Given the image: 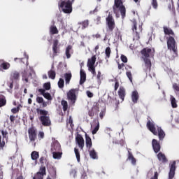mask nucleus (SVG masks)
Masks as SVG:
<instances>
[{
  "instance_id": "obj_3",
  "label": "nucleus",
  "mask_w": 179,
  "mask_h": 179,
  "mask_svg": "<svg viewBox=\"0 0 179 179\" xmlns=\"http://www.w3.org/2000/svg\"><path fill=\"white\" fill-rule=\"evenodd\" d=\"M141 54L147 69H150V67L152 66V62H150V59H149V57L153 55L152 49L148 48H144L141 50Z\"/></svg>"
},
{
  "instance_id": "obj_1",
  "label": "nucleus",
  "mask_w": 179,
  "mask_h": 179,
  "mask_svg": "<svg viewBox=\"0 0 179 179\" xmlns=\"http://www.w3.org/2000/svg\"><path fill=\"white\" fill-rule=\"evenodd\" d=\"M147 127L153 134V135H157L159 136V139L162 141V139H164V136H166V133H164V131L162 129V127H156L153 122H151L150 121L148 122Z\"/></svg>"
},
{
  "instance_id": "obj_42",
  "label": "nucleus",
  "mask_w": 179,
  "mask_h": 179,
  "mask_svg": "<svg viewBox=\"0 0 179 179\" xmlns=\"http://www.w3.org/2000/svg\"><path fill=\"white\" fill-rule=\"evenodd\" d=\"M105 54L106 55V58H110V54H111V49L110 47L106 48Z\"/></svg>"
},
{
  "instance_id": "obj_21",
  "label": "nucleus",
  "mask_w": 179,
  "mask_h": 179,
  "mask_svg": "<svg viewBox=\"0 0 179 179\" xmlns=\"http://www.w3.org/2000/svg\"><path fill=\"white\" fill-rule=\"evenodd\" d=\"M118 94L122 101H124V99H125V89L122 87H120L118 91Z\"/></svg>"
},
{
  "instance_id": "obj_4",
  "label": "nucleus",
  "mask_w": 179,
  "mask_h": 179,
  "mask_svg": "<svg viewBox=\"0 0 179 179\" xmlns=\"http://www.w3.org/2000/svg\"><path fill=\"white\" fill-rule=\"evenodd\" d=\"M72 3L71 0H59L58 5L62 9L64 13H72Z\"/></svg>"
},
{
  "instance_id": "obj_36",
  "label": "nucleus",
  "mask_w": 179,
  "mask_h": 179,
  "mask_svg": "<svg viewBox=\"0 0 179 179\" xmlns=\"http://www.w3.org/2000/svg\"><path fill=\"white\" fill-rule=\"evenodd\" d=\"M61 104L63 107V111H66V110H68V102L65 100H62Z\"/></svg>"
},
{
  "instance_id": "obj_12",
  "label": "nucleus",
  "mask_w": 179,
  "mask_h": 179,
  "mask_svg": "<svg viewBox=\"0 0 179 179\" xmlns=\"http://www.w3.org/2000/svg\"><path fill=\"white\" fill-rule=\"evenodd\" d=\"M29 138L31 142H34L37 138V134H36V129L31 128L28 130Z\"/></svg>"
},
{
  "instance_id": "obj_41",
  "label": "nucleus",
  "mask_w": 179,
  "mask_h": 179,
  "mask_svg": "<svg viewBox=\"0 0 179 179\" xmlns=\"http://www.w3.org/2000/svg\"><path fill=\"white\" fill-rule=\"evenodd\" d=\"M65 82L64 81V79L60 78L58 81V87H59V89H62V87H64V85Z\"/></svg>"
},
{
  "instance_id": "obj_45",
  "label": "nucleus",
  "mask_w": 179,
  "mask_h": 179,
  "mask_svg": "<svg viewBox=\"0 0 179 179\" xmlns=\"http://www.w3.org/2000/svg\"><path fill=\"white\" fill-rule=\"evenodd\" d=\"M152 6H153L154 9H157V6H158L157 0H152Z\"/></svg>"
},
{
  "instance_id": "obj_64",
  "label": "nucleus",
  "mask_w": 179,
  "mask_h": 179,
  "mask_svg": "<svg viewBox=\"0 0 179 179\" xmlns=\"http://www.w3.org/2000/svg\"><path fill=\"white\" fill-rule=\"evenodd\" d=\"M31 102H32L31 99L29 98V99H28V103H29V104H31Z\"/></svg>"
},
{
  "instance_id": "obj_26",
  "label": "nucleus",
  "mask_w": 179,
  "mask_h": 179,
  "mask_svg": "<svg viewBox=\"0 0 179 179\" xmlns=\"http://www.w3.org/2000/svg\"><path fill=\"white\" fill-rule=\"evenodd\" d=\"M157 157H158V160H159V162H163L164 163L167 162V159H166V155H164V154L159 152L157 155Z\"/></svg>"
},
{
  "instance_id": "obj_31",
  "label": "nucleus",
  "mask_w": 179,
  "mask_h": 179,
  "mask_svg": "<svg viewBox=\"0 0 179 179\" xmlns=\"http://www.w3.org/2000/svg\"><path fill=\"white\" fill-rule=\"evenodd\" d=\"M90 156L92 159H98L97 153L96 152V150H94V149L90 150Z\"/></svg>"
},
{
  "instance_id": "obj_2",
  "label": "nucleus",
  "mask_w": 179,
  "mask_h": 179,
  "mask_svg": "<svg viewBox=\"0 0 179 179\" xmlns=\"http://www.w3.org/2000/svg\"><path fill=\"white\" fill-rule=\"evenodd\" d=\"M113 12L116 15L117 17H120V12L122 15V19L125 17V13L127 12L125 6L122 4V0H115V4L113 6Z\"/></svg>"
},
{
  "instance_id": "obj_25",
  "label": "nucleus",
  "mask_w": 179,
  "mask_h": 179,
  "mask_svg": "<svg viewBox=\"0 0 179 179\" xmlns=\"http://www.w3.org/2000/svg\"><path fill=\"white\" fill-rule=\"evenodd\" d=\"M133 31H135L136 36V39L138 40L139 38V34H138V29L136 27V21L134 20L133 22V27H132Z\"/></svg>"
},
{
  "instance_id": "obj_32",
  "label": "nucleus",
  "mask_w": 179,
  "mask_h": 179,
  "mask_svg": "<svg viewBox=\"0 0 179 179\" xmlns=\"http://www.w3.org/2000/svg\"><path fill=\"white\" fill-rule=\"evenodd\" d=\"M50 34H58V29L55 25L50 27Z\"/></svg>"
},
{
  "instance_id": "obj_8",
  "label": "nucleus",
  "mask_w": 179,
  "mask_h": 179,
  "mask_svg": "<svg viewBox=\"0 0 179 179\" xmlns=\"http://www.w3.org/2000/svg\"><path fill=\"white\" fill-rule=\"evenodd\" d=\"M106 24L108 26V31H113L115 28V22L114 21L113 16L110 14L106 17Z\"/></svg>"
},
{
  "instance_id": "obj_49",
  "label": "nucleus",
  "mask_w": 179,
  "mask_h": 179,
  "mask_svg": "<svg viewBox=\"0 0 179 179\" xmlns=\"http://www.w3.org/2000/svg\"><path fill=\"white\" fill-rule=\"evenodd\" d=\"M173 90H176V92H179V85L177 83L173 84Z\"/></svg>"
},
{
  "instance_id": "obj_6",
  "label": "nucleus",
  "mask_w": 179,
  "mask_h": 179,
  "mask_svg": "<svg viewBox=\"0 0 179 179\" xmlns=\"http://www.w3.org/2000/svg\"><path fill=\"white\" fill-rule=\"evenodd\" d=\"M38 114H40V120L45 127H50L51 125V120H50V117H48V112L44 110H39L38 111Z\"/></svg>"
},
{
  "instance_id": "obj_47",
  "label": "nucleus",
  "mask_w": 179,
  "mask_h": 179,
  "mask_svg": "<svg viewBox=\"0 0 179 179\" xmlns=\"http://www.w3.org/2000/svg\"><path fill=\"white\" fill-rule=\"evenodd\" d=\"M19 110H20V108L17 106V108L11 109V113H13V114H16V113H19Z\"/></svg>"
},
{
  "instance_id": "obj_14",
  "label": "nucleus",
  "mask_w": 179,
  "mask_h": 179,
  "mask_svg": "<svg viewBox=\"0 0 179 179\" xmlns=\"http://www.w3.org/2000/svg\"><path fill=\"white\" fill-rule=\"evenodd\" d=\"M176 174V161H174L170 167V171L169 174V179L174 178V176Z\"/></svg>"
},
{
  "instance_id": "obj_59",
  "label": "nucleus",
  "mask_w": 179,
  "mask_h": 179,
  "mask_svg": "<svg viewBox=\"0 0 179 179\" xmlns=\"http://www.w3.org/2000/svg\"><path fill=\"white\" fill-rule=\"evenodd\" d=\"M10 120L11 122H13L15 121V116L14 115H10Z\"/></svg>"
},
{
  "instance_id": "obj_46",
  "label": "nucleus",
  "mask_w": 179,
  "mask_h": 179,
  "mask_svg": "<svg viewBox=\"0 0 179 179\" xmlns=\"http://www.w3.org/2000/svg\"><path fill=\"white\" fill-rule=\"evenodd\" d=\"M70 176L71 177H73V178H75L76 177V170L75 169L71 170L70 172Z\"/></svg>"
},
{
  "instance_id": "obj_62",
  "label": "nucleus",
  "mask_w": 179,
  "mask_h": 179,
  "mask_svg": "<svg viewBox=\"0 0 179 179\" xmlns=\"http://www.w3.org/2000/svg\"><path fill=\"white\" fill-rule=\"evenodd\" d=\"M22 80H24L26 83L29 82V79L27 78H24V76L22 77Z\"/></svg>"
},
{
  "instance_id": "obj_52",
  "label": "nucleus",
  "mask_w": 179,
  "mask_h": 179,
  "mask_svg": "<svg viewBox=\"0 0 179 179\" xmlns=\"http://www.w3.org/2000/svg\"><path fill=\"white\" fill-rule=\"evenodd\" d=\"M86 94H87V97H90V98H92L94 96L93 93L90 91H87Z\"/></svg>"
},
{
  "instance_id": "obj_24",
  "label": "nucleus",
  "mask_w": 179,
  "mask_h": 179,
  "mask_svg": "<svg viewBox=\"0 0 179 179\" xmlns=\"http://www.w3.org/2000/svg\"><path fill=\"white\" fill-rule=\"evenodd\" d=\"M85 142H86V146L87 148H88L89 149H90V148H92V138L87 136V134L85 135Z\"/></svg>"
},
{
  "instance_id": "obj_18",
  "label": "nucleus",
  "mask_w": 179,
  "mask_h": 179,
  "mask_svg": "<svg viewBox=\"0 0 179 179\" xmlns=\"http://www.w3.org/2000/svg\"><path fill=\"white\" fill-rule=\"evenodd\" d=\"M152 148L155 153H159V152H160V144L158 143L157 140H152Z\"/></svg>"
},
{
  "instance_id": "obj_51",
  "label": "nucleus",
  "mask_w": 179,
  "mask_h": 179,
  "mask_svg": "<svg viewBox=\"0 0 179 179\" xmlns=\"http://www.w3.org/2000/svg\"><path fill=\"white\" fill-rule=\"evenodd\" d=\"M121 60L124 63L128 62V59L124 55L121 56Z\"/></svg>"
},
{
  "instance_id": "obj_22",
  "label": "nucleus",
  "mask_w": 179,
  "mask_h": 179,
  "mask_svg": "<svg viewBox=\"0 0 179 179\" xmlns=\"http://www.w3.org/2000/svg\"><path fill=\"white\" fill-rule=\"evenodd\" d=\"M52 157L56 160H60L61 157H62V152L52 151Z\"/></svg>"
},
{
  "instance_id": "obj_28",
  "label": "nucleus",
  "mask_w": 179,
  "mask_h": 179,
  "mask_svg": "<svg viewBox=\"0 0 179 179\" xmlns=\"http://www.w3.org/2000/svg\"><path fill=\"white\" fill-rule=\"evenodd\" d=\"M58 40H55L53 42V46H52V50L54 52V55H55L57 54V50H58Z\"/></svg>"
},
{
  "instance_id": "obj_5",
  "label": "nucleus",
  "mask_w": 179,
  "mask_h": 179,
  "mask_svg": "<svg viewBox=\"0 0 179 179\" xmlns=\"http://www.w3.org/2000/svg\"><path fill=\"white\" fill-rule=\"evenodd\" d=\"M168 48L170 50L172 57L171 59H174L177 57V47L176 46V40L172 37L169 36L167 40Z\"/></svg>"
},
{
  "instance_id": "obj_16",
  "label": "nucleus",
  "mask_w": 179,
  "mask_h": 179,
  "mask_svg": "<svg viewBox=\"0 0 179 179\" xmlns=\"http://www.w3.org/2000/svg\"><path fill=\"white\" fill-rule=\"evenodd\" d=\"M0 62H2V64L0 65V71H8L9 68H10V64L5 62L3 59H1Z\"/></svg>"
},
{
  "instance_id": "obj_38",
  "label": "nucleus",
  "mask_w": 179,
  "mask_h": 179,
  "mask_svg": "<svg viewBox=\"0 0 179 179\" xmlns=\"http://www.w3.org/2000/svg\"><path fill=\"white\" fill-rule=\"evenodd\" d=\"M55 71H53V70H50L49 72H48V76L50 79H55Z\"/></svg>"
},
{
  "instance_id": "obj_13",
  "label": "nucleus",
  "mask_w": 179,
  "mask_h": 179,
  "mask_svg": "<svg viewBox=\"0 0 179 179\" xmlns=\"http://www.w3.org/2000/svg\"><path fill=\"white\" fill-rule=\"evenodd\" d=\"M76 141L77 145H78L79 148L83 150V148L85 147V139H83V137H82V136L78 135L76 138Z\"/></svg>"
},
{
  "instance_id": "obj_55",
  "label": "nucleus",
  "mask_w": 179,
  "mask_h": 179,
  "mask_svg": "<svg viewBox=\"0 0 179 179\" xmlns=\"http://www.w3.org/2000/svg\"><path fill=\"white\" fill-rule=\"evenodd\" d=\"M104 115H106V112H104V110H101L99 113L100 118H103V117H104Z\"/></svg>"
},
{
  "instance_id": "obj_15",
  "label": "nucleus",
  "mask_w": 179,
  "mask_h": 179,
  "mask_svg": "<svg viewBox=\"0 0 179 179\" xmlns=\"http://www.w3.org/2000/svg\"><path fill=\"white\" fill-rule=\"evenodd\" d=\"M61 149V145L57 141H54L51 145V151L52 152H57Z\"/></svg>"
},
{
  "instance_id": "obj_35",
  "label": "nucleus",
  "mask_w": 179,
  "mask_h": 179,
  "mask_svg": "<svg viewBox=\"0 0 179 179\" xmlns=\"http://www.w3.org/2000/svg\"><path fill=\"white\" fill-rule=\"evenodd\" d=\"M74 153L76 155L78 163L80 162V154L79 153V150L78 148H74Z\"/></svg>"
},
{
  "instance_id": "obj_34",
  "label": "nucleus",
  "mask_w": 179,
  "mask_h": 179,
  "mask_svg": "<svg viewBox=\"0 0 179 179\" xmlns=\"http://www.w3.org/2000/svg\"><path fill=\"white\" fill-rule=\"evenodd\" d=\"M71 50H72V46L71 45H69L66 48V58H68V59L71 58Z\"/></svg>"
},
{
  "instance_id": "obj_61",
  "label": "nucleus",
  "mask_w": 179,
  "mask_h": 179,
  "mask_svg": "<svg viewBox=\"0 0 179 179\" xmlns=\"http://www.w3.org/2000/svg\"><path fill=\"white\" fill-rule=\"evenodd\" d=\"M119 84H118V83H115V90H117V89H118V87H119Z\"/></svg>"
},
{
  "instance_id": "obj_9",
  "label": "nucleus",
  "mask_w": 179,
  "mask_h": 179,
  "mask_svg": "<svg viewBox=\"0 0 179 179\" xmlns=\"http://www.w3.org/2000/svg\"><path fill=\"white\" fill-rule=\"evenodd\" d=\"M76 94H78V89H71L67 93V97L72 104H75L76 101Z\"/></svg>"
},
{
  "instance_id": "obj_33",
  "label": "nucleus",
  "mask_w": 179,
  "mask_h": 179,
  "mask_svg": "<svg viewBox=\"0 0 179 179\" xmlns=\"http://www.w3.org/2000/svg\"><path fill=\"white\" fill-rule=\"evenodd\" d=\"M128 160H129V162H131V164H133V166H135V164H136V159H135V158L131 153H129Z\"/></svg>"
},
{
  "instance_id": "obj_7",
  "label": "nucleus",
  "mask_w": 179,
  "mask_h": 179,
  "mask_svg": "<svg viewBox=\"0 0 179 179\" xmlns=\"http://www.w3.org/2000/svg\"><path fill=\"white\" fill-rule=\"evenodd\" d=\"M96 64V56H92L91 59L87 61V66H88V71L92 73L93 76H96V69L94 64Z\"/></svg>"
},
{
  "instance_id": "obj_53",
  "label": "nucleus",
  "mask_w": 179,
  "mask_h": 179,
  "mask_svg": "<svg viewBox=\"0 0 179 179\" xmlns=\"http://www.w3.org/2000/svg\"><path fill=\"white\" fill-rule=\"evenodd\" d=\"M36 101L37 103H43L44 101V99H43V97H40V96H38L36 98Z\"/></svg>"
},
{
  "instance_id": "obj_23",
  "label": "nucleus",
  "mask_w": 179,
  "mask_h": 179,
  "mask_svg": "<svg viewBox=\"0 0 179 179\" xmlns=\"http://www.w3.org/2000/svg\"><path fill=\"white\" fill-rule=\"evenodd\" d=\"M170 100H171V107L173 108H177L178 107L177 99H176L175 97L173 96V95H171Z\"/></svg>"
},
{
  "instance_id": "obj_19",
  "label": "nucleus",
  "mask_w": 179,
  "mask_h": 179,
  "mask_svg": "<svg viewBox=\"0 0 179 179\" xmlns=\"http://www.w3.org/2000/svg\"><path fill=\"white\" fill-rule=\"evenodd\" d=\"M131 99L133 103H138V100L139 99V93H138V91L134 90L132 92Z\"/></svg>"
},
{
  "instance_id": "obj_30",
  "label": "nucleus",
  "mask_w": 179,
  "mask_h": 179,
  "mask_svg": "<svg viewBox=\"0 0 179 179\" xmlns=\"http://www.w3.org/2000/svg\"><path fill=\"white\" fill-rule=\"evenodd\" d=\"M40 157V155H38V152L37 151H34L31 154V158L32 160H37Z\"/></svg>"
},
{
  "instance_id": "obj_20",
  "label": "nucleus",
  "mask_w": 179,
  "mask_h": 179,
  "mask_svg": "<svg viewBox=\"0 0 179 179\" xmlns=\"http://www.w3.org/2000/svg\"><path fill=\"white\" fill-rule=\"evenodd\" d=\"M80 85H83V83L86 82V73L85 72V71H83V69L80 70Z\"/></svg>"
},
{
  "instance_id": "obj_50",
  "label": "nucleus",
  "mask_w": 179,
  "mask_h": 179,
  "mask_svg": "<svg viewBox=\"0 0 179 179\" xmlns=\"http://www.w3.org/2000/svg\"><path fill=\"white\" fill-rule=\"evenodd\" d=\"M88 26H89V21L88 20H85L83 22V29H86V27H87Z\"/></svg>"
},
{
  "instance_id": "obj_63",
  "label": "nucleus",
  "mask_w": 179,
  "mask_h": 179,
  "mask_svg": "<svg viewBox=\"0 0 179 179\" xmlns=\"http://www.w3.org/2000/svg\"><path fill=\"white\" fill-rule=\"evenodd\" d=\"M43 103V107H47V102H42Z\"/></svg>"
},
{
  "instance_id": "obj_10",
  "label": "nucleus",
  "mask_w": 179,
  "mask_h": 179,
  "mask_svg": "<svg viewBox=\"0 0 179 179\" xmlns=\"http://www.w3.org/2000/svg\"><path fill=\"white\" fill-rule=\"evenodd\" d=\"M1 135L0 136V148L2 149L5 146V143L8 142V131L6 130H2Z\"/></svg>"
},
{
  "instance_id": "obj_11",
  "label": "nucleus",
  "mask_w": 179,
  "mask_h": 179,
  "mask_svg": "<svg viewBox=\"0 0 179 179\" xmlns=\"http://www.w3.org/2000/svg\"><path fill=\"white\" fill-rule=\"evenodd\" d=\"M44 176H45V166L41 167L39 171L34 175L33 179H43Z\"/></svg>"
},
{
  "instance_id": "obj_17",
  "label": "nucleus",
  "mask_w": 179,
  "mask_h": 179,
  "mask_svg": "<svg viewBox=\"0 0 179 179\" xmlns=\"http://www.w3.org/2000/svg\"><path fill=\"white\" fill-rule=\"evenodd\" d=\"M39 93L45 97V99H47V100H52V97L51 96V94L48 92H45V90L44 89H39L38 90Z\"/></svg>"
},
{
  "instance_id": "obj_27",
  "label": "nucleus",
  "mask_w": 179,
  "mask_h": 179,
  "mask_svg": "<svg viewBox=\"0 0 179 179\" xmlns=\"http://www.w3.org/2000/svg\"><path fill=\"white\" fill-rule=\"evenodd\" d=\"M64 78L66 80V85H69V82H71V79L72 78V74L71 73H65Z\"/></svg>"
},
{
  "instance_id": "obj_54",
  "label": "nucleus",
  "mask_w": 179,
  "mask_h": 179,
  "mask_svg": "<svg viewBox=\"0 0 179 179\" xmlns=\"http://www.w3.org/2000/svg\"><path fill=\"white\" fill-rule=\"evenodd\" d=\"M38 138H40L41 139H43L44 138V132L40 131L38 134Z\"/></svg>"
},
{
  "instance_id": "obj_39",
  "label": "nucleus",
  "mask_w": 179,
  "mask_h": 179,
  "mask_svg": "<svg viewBox=\"0 0 179 179\" xmlns=\"http://www.w3.org/2000/svg\"><path fill=\"white\" fill-rule=\"evenodd\" d=\"M11 76H12V78H13V79H15V80H17V79H19L20 75L19 74V72H17V71H14V72H13Z\"/></svg>"
},
{
  "instance_id": "obj_56",
  "label": "nucleus",
  "mask_w": 179,
  "mask_h": 179,
  "mask_svg": "<svg viewBox=\"0 0 179 179\" xmlns=\"http://www.w3.org/2000/svg\"><path fill=\"white\" fill-rule=\"evenodd\" d=\"M96 78H97L98 80H100V78H101V72L98 71Z\"/></svg>"
},
{
  "instance_id": "obj_29",
  "label": "nucleus",
  "mask_w": 179,
  "mask_h": 179,
  "mask_svg": "<svg viewBox=\"0 0 179 179\" xmlns=\"http://www.w3.org/2000/svg\"><path fill=\"white\" fill-rule=\"evenodd\" d=\"M164 31L165 34H168L169 36L174 35V32L170 28L165 27H164Z\"/></svg>"
},
{
  "instance_id": "obj_48",
  "label": "nucleus",
  "mask_w": 179,
  "mask_h": 179,
  "mask_svg": "<svg viewBox=\"0 0 179 179\" xmlns=\"http://www.w3.org/2000/svg\"><path fill=\"white\" fill-rule=\"evenodd\" d=\"M67 124H70V127H73V120H72V117L70 116L69 117V121L67 122Z\"/></svg>"
},
{
  "instance_id": "obj_44",
  "label": "nucleus",
  "mask_w": 179,
  "mask_h": 179,
  "mask_svg": "<svg viewBox=\"0 0 179 179\" xmlns=\"http://www.w3.org/2000/svg\"><path fill=\"white\" fill-rule=\"evenodd\" d=\"M126 75L129 80H130L131 83H132V73H131V71H127Z\"/></svg>"
},
{
  "instance_id": "obj_58",
  "label": "nucleus",
  "mask_w": 179,
  "mask_h": 179,
  "mask_svg": "<svg viewBox=\"0 0 179 179\" xmlns=\"http://www.w3.org/2000/svg\"><path fill=\"white\" fill-rule=\"evenodd\" d=\"M168 75L169 76H173V71H171V69H169L168 71Z\"/></svg>"
},
{
  "instance_id": "obj_60",
  "label": "nucleus",
  "mask_w": 179,
  "mask_h": 179,
  "mask_svg": "<svg viewBox=\"0 0 179 179\" xmlns=\"http://www.w3.org/2000/svg\"><path fill=\"white\" fill-rule=\"evenodd\" d=\"M23 59H20V58H15L14 61L16 62L17 61H19V62H22Z\"/></svg>"
},
{
  "instance_id": "obj_57",
  "label": "nucleus",
  "mask_w": 179,
  "mask_h": 179,
  "mask_svg": "<svg viewBox=\"0 0 179 179\" xmlns=\"http://www.w3.org/2000/svg\"><path fill=\"white\" fill-rule=\"evenodd\" d=\"M158 173L157 172H155L154 176L151 179H157Z\"/></svg>"
},
{
  "instance_id": "obj_37",
  "label": "nucleus",
  "mask_w": 179,
  "mask_h": 179,
  "mask_svg": "<svg viewBox=\"0 0 179 179\" xmlns=\"http://www.w3.org/2000/svg\"><path fill=\"white\" fill-rule=\"evenodd\" d=\"M6 104V99H5V96H0V107H3Z\"/></svg>"
},
{
  "instance_id": "obj_40",
  "label": "nucleus",
  "mask_w": 179,
  "mask_h": 179,
  "mask_svg": "<svg viewBox=\"0 0 179 179\" xmlns=\"http://www.w3.org/2000/svg\"><path fill=\"white\" fill-rule=\"evenodd\" d=\"M100 129V123L97 122V125L94 127V129L92 130V135H96L97 134V131Z\"/></svg>"
},
{
  "instance_id": "obj_43",
  "label": "nucleus",
  "mask_w": 179,
  "mask_h": 179,
  "mask_svg": "<svg viewBox=\"0 0 179 179\" xmlns=\"http://www.w3.org/2000/svg\"><path fill=\"white\" fill-rule=\"evenodd\" d=\"M43 87H44L45 90H50L51 89V83H45L43 85Z\"/></svg>"
}]
</instances>
